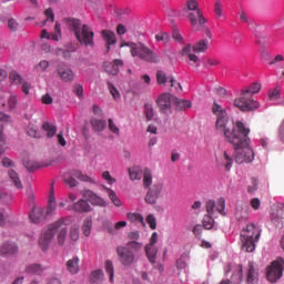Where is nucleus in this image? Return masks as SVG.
I'll list each match as a JSON object with an SVG mask.
<instances>
[{"label":"nucleus","mask_w":284,"mask_h":284,"mask_svg":"<svg viewBox=\"0 0 284 284\" xmlns=\"http://www.w3.org/2000/svg\"><path fill=\"white\" fill-rule=\"evenodd\" d=\"M126 217L131 223L145 225L144 216L141 213H128Z\"/></svg>","instance_id":"36"},{"label":"nucleus","mask_w":284,"mask_h":284,"mask_svg":"<svg viewBox=\"0 0 284 284\" xmlns=\"http://www.w3.org/2000/svg\"><path fill=\"white\" fill-rule=\"evenodd\" d=\"M143 171L140 168L129 169V176L132 182L141 181L143 179Z\"/></svg>","instance_id":"34"},{"label":"nucleus","mask_w":284,"mask_h":284,"mask_svg":"<svg viewBox=\"0 0 284 284\" xmlns=\"http://www.w3.org/2000/svg\"><path fill=\"white\" fill-rule=\"evenodd\" d=\"M79 262H80L79 257H73L67 261L65 263L67 271L72 275L78 274L80 271Z\"/></svg>","instance_id":"27"},{"label":"nucleus","mask_w":284,"mask_h":284,"mask_svg":"<svg viewBox=\"0 0 284 284\" xmlns=\"http://www.w3.org/2000/svg\"><path fill=\"white\" fill-rule=\"evenodd\" d=\"M284 270V260L278 258L276 262H273L267 270V280L271 283H276L283 275Z\"/></svg>","instance_id":"9"},{"label":"nucleus","mask_w":284,"mask_h":284,"mask_svg":"<svg viewBox=\"0 0 284 284\" xmlns=\"http://www.w3.org/2000/svg\"><path fill=\"white\" fill-rule=\"evenodd\" d=\"M9 79L11 80L12 83L14 84H22L24 81L22 79V77L16 72V71H12L9 75Z\"/></svg>","instance_id":"47"},{"label":"nucleus","mask_w":284,"mask_h":284,"mask_svg":"<svg viewBox=\"0 0 284 284\" xmlns=\"http://www.w3.org/2000/svg\"><path fill=\"white\" fill-rule=\"evenodd\" d=\"M19 252V248L14 242H4L2 246H0V255L1 256H12Z\"/></svg>","instance_id":"22"},{"label":"nucleus","mask_w":284,"mask_h":284,"mask_svg":"<svg viewBox=\"0 0 284 284\" xmlns=\"http://www.w3.org/2000/svg\"><path fill=\"white\" fill-rule=\"evenodd\" d=\"M172 101H174V97L170 93H163L159 97L158 105L162 114H170L172 112Z\"/></svg>","instance_id":"14"},{"label":"nucleus","mask_w":284,"mask_h":284,"mask_svg":"<svg viewBox=\"0 0 284 284\" xmlns=\"http://www.w3.org/2000/svg\"><path fill=\"white\" fill-rule=\"evenodd\" d=\"M205 209H206L207 215H213L215 210V201L214 200L206 201Z\"/></svg>","instance_id":"56"},{"label":"nucleus","mask_w":284,"mask_h":284,"mask_svg":"<svg viewBox=\"0 0 284 284\" xmlns=\"http://www.w3.org/2000/svg\"><path fill=\"white\" fill-rule=\"evenodd\" d=\"M207 48H209V41L203 39L196 42L193 47H191L190 44L185 45L182 49L181 54L183 57H187L191 62L197 63L199 58L194 53H203L207 50Z\"/></svg>","instance_id":"7"},{"label":"nucleus","mask_w":284,"mask_h":284,"mask_svg":"<svg viewBox=\"0 0 284 284\" xmlns=\"http://www.w3.org/2000/svg\"><path fill=\"white\" fill-rule=\"evenodd\" d=\"M143 186L144 189H151L152 184H153V173L150 169L145 168L143 170Z\"/></svg>","instance_id":"29"},{"label":"nucleus","mask_w":284,"mask_h":284,"mask_svg":"<svg viewBox=\"0 0 284 284\" xmlns=\"http://www.w3.org/2000/svg\"><path fill=\"white\" fill-rule=\"evenodd\" d=\"M144 112L148 121H152L154 116V108L152 104L148 103L144 105Z\"/></svg>","instance_id":"50"},{"label":"nucleus","mask_w":284,"mask_h":284,"mask_svg":"<svg viewBox=\"0 0 284 284\" xmlns=\"http://www.w3.org/2000/svg\"><path fill=\"white\" fill-rule=\"evenodd\" d=\"M92 225H93L92 217L91 216L85 217L82 224V233L84 236L91 235Z\"/></svg>","instance_id":"37"},{"label":"nucleus","mask_w":284,"mask_h":284,"mask_svg":"<svg viewBox=\"0 0 284 284\" xmlns=\"http://www.w3.org/2000/svg\"><path fill=\"white\" fill-rule=\"evenodd\" d=\"M58 57H62L64 60H69L72 58V53L70 50H63V49H55L53 52Z\"/></svg>","instance_id":"46"},{"label":"nucleus","mask_w":284,"mask_h":284,"mask_svg":"<svg viewBox=\"0 0 284 284\" xmlns=\"http://www.w3.org/2000/svg\"><path fill=\"white\" fill-rule=\"evenodd\" d=\"M155 40L158 42L168 43V42H170V34L165 33V32H160L159 34L155 36Z\"/></svg>","instance_id":"58"},{"label":"nucleus","mask_w":284,"mask_h":284,"mask_svg":"<svg viewBox=\"0 0 284 284\" xmlns=\"http://www.w3.org/2000/svg\"><path fill=\"white\" fill-rule=\"evenodd\" d=\"M72 210L79 214H85L92 212V206L88 199H80L72 204Z\"/></svg>","instance_id":"19"},{"label":"nucleus","mask_w":284,"mask_h":284,"mask_svg":"<svg viewBox=\"0 0 284 284\" xmlns=\"http://www.w3.org/2000/svg\"><path fill=\"white\" fill-rule=\"evenodd\" d=\"M262 85L257 82L250 85L247 89H242L240 98L234 100V105L241 110V112H253V110L260 106L257 101L252 99L253 94L258 93Z\"/></svg>","instance_id":"5"},{"label":"nucleus","mask_w":284,"mask_h":284,"mask_svg":"<svg viewBox=\"0 0 284 284\" xmlns=\"http://www.w3.org/2000/svg\"><path fill=\"white\" fill-rule=\"evenodd\" d=\"M173 102L176 105L178 110H185L187 108H191V102L187 100H181L179 98H173Z\"/></svg>","instance_id":"40"},{"label":"nucleus","mask_w":284,"mask_h":284,"mask_svg":"<svg viewBox=\"0 0 284 284\" xmlns=\"http://www.w3.org/2000/svg\"><path fill=\"white\" fill-rule=\"evenodd\" d=\"M216 211L222 215V216H226V212H225V199L224 197H220L217 201V205H216Z\"/></svg>","instance_id":"49"},{"label":"nucleus","mask_w":284,"mask_h":284,"mask_svg":"<svg viewBox=\"0 0 284 284\" xmlns=\"http://www.w3.org/2000/svg\"><path fill=\"white\" fill-rule=\"evenodd\" d=\"M58 77H60V80L70 83L74 80V72L71 68L64 64L58 65Z\"/></svg>","instance_id":"16"},{"label":"nucleus","mask_w":284,"mask_h":284,"mask_svg":"<svg viewBox=\"0 0 284 284\" xmlns=\"http://www.w3.org/2000/svg\"><path fill=\"white\" fill-rule=\"evenodd\" d=\"M106 194L110 199V201L113 203L114 206L121 207L123 205L121 199L118 196L116 192L110 187L105 189Z\"/></svg>","instance_id":"31"},{"label":"nucleus","mask_w":284,"mask_h":284,"mask_svg":"<svg viewBox=\"0 0 284 284\" xmlns=\"http://www.w3.org/2000/svg\"><path fill=\"white\" fill-rule=\"evenodd\" d=\"M42 130L47 132V139H53L58 132L57 125L50 122L42 123Z\"/></svg>","instance_id":"30"},{"label":"nucleus","mask_w":284,"mask_h":284,"mask_svg":"<svg viewBox=\"0 0 284 284\" xmlns=\"http://www.w3.org/2000/svg\"><path fill=\"white\" fill-rule=\"evenodd\" d=\"M8 27L12 32H16L19 28V24L14 19H10L8 22Z\"/></svg>","instance_id":"63"},{"label":"nucleus","mask_w":284,"mask_h":284,"mask_svg":"<svg viewBox=\"0 0 284 284\" xmlns=\"http://www.w3.org/2000/svg\"><path fill=\"white\" fill-rule=\"evenodd\" d=\"M18 104V97L17 95H11L8 100V108L9 110H14Z\"/></svg>","instance_id":"62"},{"label":"nucleus","mask_w":284,"mask_h":284,"mask_svg":"<svg viewBox=\"0 0 284 284\" xmlns=\"http://www.w3.org/2000/svg\"><path fill=\"white\" fill-rule=\"evenodd\" d=\"M45 271V267L40 264H31L27 267V273L41 276L43 272Z\"/></svg>","instance_id":"33"},{"label":"nucleus","mask_w":284,"mask_h":284,"mask_svg":"<svg viewBox=\"0 0 284 284\" xmlns=\"http://www.w3.org/2000/svg\"><path fill=\"white\" fill-rule=\"evenodd\" d=\"M63 182H64L69 187H75V186H78V184H79V182L75 180V178H74L73 175L63 179Z\"/></svg>","instance_id":"61"},{"label":"nucleus","mask_w":284,"mask_h":284,"mask_svg":"<svg viewBox=\"0 0 284 284\" xmlns=\"http://www.w3.org/2000/svg\"><path fill=\"white\" fill-rule=\"evenodd\" d=\"M79 225L74 224L70 227L69 237L71 241L77 242L80 239Z\"/></svg>","instance_id":"42"},{"label":"nucleus","mask_w":284,"mask_h":284,"mask_svg":"<svg viewBox=\"0 0 284 284\" xmlns=\"http://www.w3.org/2000/svg\"><path fill=\"white\" fill-rule=\"evenodd\" d=\"M104 277V273L101 270L91 273L90 282L92 284H101Z\"/></svg>","instance_id":"39"},{"label":"nucleus","mask_w":284,"mask_h":284,"mask_svg":"<svg viewBox=\"0 0 284 284\" xmlns=\"http://www.w3.org/2000/svg\"><path fill=\"white\" fill-rule=\"evenodd\" d=\"M108 128L112 134H115V136H120L121 130L120 128L114 123L112 119L108 120Z\"/></svg>","instance_id":"44"},{"label":"nucleus","mask_w":284,"mask_h":284,"mask_svg":"<svg viewBox=\"0 0 284 284\" xmlns=\"http://www.w3.org/2000/svg\"><path fill=\"white\" fill-rule=\"evenodd\" d=\"M116 255L119 257V262L123 266H131L135 262V255L133 251L126 248V246H118Z\"/></svg>","instance_id":"11"},{"label":"nucleus","mask_w":284,"mask_h":284,"mask_svg":"<svg viewBox=\"0 0 284 284\" xmlns=\"http://www.w3.org/2000/svg\"><path fill=\"white\" fill-rule=\"evenodd\" d=\"M260 237L261 229L254 223L247 224L241 232L242 250L248 253L254 252Z\"/></svg>","instance_id":"6"},{"label":"nucleus","mask_w":284,"mask_h":284,"mask_svg":"<svg viewBox=\"0 0 284 284\" xmlns=\"http://www.w3.org/2000/svg\"><path fill=\"white\" fill-rule=\"evenodd\" d=\"M250 207L245 202H240L236 205L235 217L239 222H244L248 217Z\"/></svg>","instance_id":"21"},{"label":"nucleus","mask_w":284,"mask_h":284,"mask_svg":"<svg viewBox=\"0 0 284 284\" xmlns=\"http://www.w3.org/2000/svg\"><path fill=\"white\" fill-rule=\"evenodd\" d=\"M72 176L77 180H79L80 182H85V183H91V184H95V181L89 176L88 174H84L82 171L80 170H74L72 171Z\"/></svg>","instance_id":"28"},{"label":"nucleus","mask_w":284,"mask_h":284,"mask_svg":"<svg viewBox=\"0 0 284 284\" xmlns=\"http://www.w3.org/2000/svg\"><path fill=\"white\" fill-rule=\"evenodd\" d=\"M213 215L206 214L203 217V225L205 230H212L214 226V219L212 217Z\"/></svg>","instance_id":"45"},{"label":"nucleus","mask_w":284,"mask_h":284,"mask_svg":"<svg viewBox=\"0 0 284 284\" xmlns=\"http://www.w3.org/2000/svg\"><path fill=\"white\" fill-rule=\"evenodd\" d=\"M29 217L32 223L39 224L45 220V211L42 207H33L29 214Z\"/></svg>","instance_id":"23"},{"label":"nucleus","mask_w":284,"mask_h":284,"mask_svg":"<svg viewBox=\"0 0 284 284\" xmlns=\"http://www.w3.org/2000/svg\"><path fill=\"white\" fill-rule=\"evenodd\" d=\"M199 12H201V9H199L196 0H185L181 10V14L183 17H189L190 14H197Z\"/></svg>","instance_id":"17"},{"label":"nucleus","mask_w":284,"mask_h":284,"mask_svg":"<svg viewBox=\"0 0 284 284\" xmlns=\"http://www.w3.org/2000/svg\"><path fill=\"white\" fill-rule=\"evenodd\" d=\"M156 81L160 85L165 84L168 82V74L163 71H158Z\"/></svg>","instance_id":"57"},{"label":"nucleus","mask_w":284,"mask_h":284,"mask_svg":"<svg viewBox=\"0 0 284 284\" xmlns=\"http://www.w3.org/2000/svg\"><path fill=\"white\" fill-rule=\"evenodd\" d=\"M213 113L217 116L215 123L217 132H223L224 138L229 143L231 142V138H239L241 134H244V132L250 130L243 122L236 121V123H234L232 120H230L226 111L222 110L221 105H219L216 102L213 104Z\"/></svg>","instance_id":"1"},{"label":"nucleus","mask_w":284,"mask_h":284,"mask_svg":"<svg viewBox=\"0 0 284 284\" xmlns=\"http://www.w3.org/2000/svg\"><path fill=\"white\" fill-rule=\"evenodd\" d=\"M159 253V248L152 244H146L145 245V254L148 260L152 263L155 264L156 263V256Z\"/></svg>","instance_id":"26"},{"label":"nucleus","mask_w":284,"mask_h":284,"mask_svg":"<svg viewBox=\"0 0 284 284\" xmlns=\"http://www.w3.org/2000/svg\"><path fill=\"white\" fill-rule=\"evenodd\" d=\"M90 123L94 132H103V130H105L108 125L105 120H98V119H92Z\"/></svg>","instance_id":"32"},{"label":"nucleus","mask_w":284,"mask_h":284,"mask_svg":"<svg viewBox=\"0 0 284 284\" xmlns=\"http://www.w3.org/2000/svg\"><path fill=\"white\" fill-rule=\"evenodd\" d=\"M57 210V200L53 193L49 195V204H47V215H52Z\"/></svg>","instance_id":"38"},{"label":"nucleus","mask_w":284,"mask_h":284,"mask_svg":"<svg viewBox=\"0 0 284 284\" xmlns=\"http://www.w3.org/2000/svg\"><path fill=\"white\" fill-rule=\"evenodd\" d=\"M217 163L221 166H224L226 172H230L233 165V159L226 151H224L222 156L217 158Z\"/></svg>","instance_id":"25"},{"label":"nucleus","mask_w":284,"mask_h":284,"mask_svg":"<svg viewBox=\"0 0 284 284\" xmlns=\"http://www.w3.org/2000/svg\"><path fill=\"white\" fill-rule=\"evenodd\" d=\"M193 31H203L205 29L206 19L204 18L202 11L197 12L196 14H190L186 17Z\"/></svg>","instance_id":"13"},{"label":"nucleus","mask_w":284,"mask_h":284,"mask_svg":"<svg viewBox=\"0 0 284 284\" xmlns=\"http://www.w3.org/2000/svg\"><path fill=\"white\" fill-rule=\"evenodd\" d=\"M68 217H60L58 221L49 224L47 230L42 231L40 235V240H38V244L40 245V250L45 252L54 236L58 234V245L62 246L65 243L67 234H68Z\"/></svg>","instance_id":"2"},{"label":"nucleus","mask_w":284,"mask_h":284,"mask_svg":"<svg viewBox=\"0 0 284 284\" xmlns=\"http://www.w3.org/2000/svg\"><path fill=\"white\" fill-rule=\"evenodd\" d=\"M258 281V271L254 266L253 263H248L247 265V276H246V283L247 284H255Z\"/></svg>","instance_id":"24"},{"label":"nucleus","mask_w":284,"mask_h":284,"mask_svg":"<svg viewBox=\"0 0 284 284\" xmlns=\"http://www.w3.org/2000/svg\"><path fill=\"white\" fill-rule=\"evenodd\" d=\"M163 193V183H155L151 187H149L144 201L149 205H156L158 201Z\"/></svg>","instance_id":"10"},{"label":"nucleus","mask_w":284,"mask_h":284,"mask_svg":"<svg viewBox=\"0 0 284 284\" xmlns=\"http://www.w3.org/2000/svg\"><path fill=\"white\" fill-rule=\"evenodd\" d=\"M231 272H233L231 277L232 284H241L243 281V267L242 265L231 266L230 264L225 266L224 274L227 276Z\"/></svg>","instance_id":"15"},{"label":"nucleus","mask_w":284,"mask_h":284,"mask_svg":"<svg viewBox=\"0 0 284 284\" xmlns=\"http://www.w3.org/2000/svg\"><path fill=\"white\" fill-rule=\"evenodd\" d=\"M214 12L216 18H221L223 14V4L222 2H220V0H216L215 4H214Z\"/></svg>","instance_id":"59"},{"label":"nucleus","mask_w":284,"mask_h":284,"mask_svg":"<svg viewBox=\"0 0 284 284\" xmlns=\"http://www.w3.org/2000/svg\"><path fill=\"white\" fill-rule=\"evenodd\" d=\"M280 97H281V92L278 89H274L268 94L270 100H277V99H280Z\"/></svg>","instance_id":"64"},{"label":"nucleus","mask_w":284,"mask_h":284,"mask_svg":"<svg viewBox=\"0 0 284 284\" xmlns=\"http://www.w3.org/2000/svg\"><path fill=\"white\" fill-rule=\"evenodd\" d=\"M146 223L150 225L151 230H156L158 222H156V217L154 216V214H149L146 216Z\"/></svg>","instance_id":"54"},{"label":"nucleus","mask_w":284,"mask_h":284,"mask_svg":"<svg viewBox=\"0 0 284 284\" xmlns=\"http://www.w3.org/2000/svg\"><path fill=\"white\" fill-rule=\"evenodd\" d=\"M75 40L84 47L94 48V32L92 28L88 24H83L81 27V30L77 36L74 37Z\"/></svg>","instance_id":"8"},{"label":"nucleus","mask_w":284,"mask_h":284,"mask_svg":"<svg viewBox=\"0 0 284 284\" xmlns=\"http://www.w3.org/2000/svg\"><path fill=\"white\" fill-rule=\"evenodd\" d=\"M102 179L106 181L109 185H113L114 183H116V179L112 178L109 171L102 172Z\"/></svg>","instance_id":"55"},{"label":"nucleus","mask_w":284,"mask_h":284,"mask_svg":"<svg viewBox=\"0 0 284 284\" xmlns=\"http://www.w3.org/2000/svg\"><path fill=\"white\" fill-rule=\"evenodd\" d=\"M101 38L105 42L106 53L111 51V45H115L118 42L115 32L111 30H102Z\"/></svg>","instance_id":"18"},{"label":"nucleus","mask_w":284,"mask_h":284,"mask_svg":"<svg viewBox=\"0 0 284 284\" xmlns=\"http://www.w3.org/2000/svg\"><path fill=\"white\" fill-rule=\"evenodd\" d=\"M61 37H62L61 26L59 22H55L54 33H51V40L58 42Z\"/></svg>","instance_id":"48"},{"label":"nucleus","mask_w":284,"mask_h":284,"mask_svg":"<svg viewBox=\"0 0 284 284\" xmlns=\"http://www.w3.org/2000/svg\"><path fill=\"white\" fill-rule=\"evenodd\" d=\"M124 47L130 48V53L133 58H139L140 60L145 61L148 63L161 62V54L142 42H124L120 44V48Z\"/></svg>","instance_id":"4"},{"label":"nucleus","mask_w":284,"mask_h":284,"mask_svg":"<svg viewBox=\"0 0 284 284\" xmlns=\"http://www.w3.org/2000/svg\"><path fill=\"white\" fill-rule=\"evenodd\" d=\"M81 196L93 206L106 207V201L90 189L82 190Z\"/></svg>","instance_id":"12"},{"label":"nucleus","mask_w":284,"mask_h":284,"mask_svg":"<svg viewBox=\"0 0 284 284\" xmlns=\"http://www.w3.org/2000/svg\"><path fill=\"white\" fill-rule=\"evenodd\" d=\"M250 129L241 133L237 138H231L230 144L234 148V161L237 164H248L255 159V154L250 146L251 140L248 138Z\"/></svg>","instance_id":"3"},{"label":"nucleus","mask_w":284,"mask_h":284,"mask_svg":"<svg viewBox=\"0 0 284 284\" xmlns=\"http://www.w3.org/2000/svg\"><path fill=\"white\" fill-rule=\"evenodd\" d=\"M9 178L18 190L23 189V184L21 183L20 176L14 170L12 169L9 170Z\"/></svg>","instance_id":"35"},{"label":"nucleus","mask_w":284,"mask_h":284,"mask_svg":"<svg viewBox=\"0 0 284 284\" xmlns=\"http://www.w3.org/2000/svg\"><path fill=\"white\" fill-rule=\"evenodd\" d=\"M257 190H258V180L256 178H252V185L248 186L247 192L250 194H253Z\"/></svg>","instance_id":"60"},{"label":"nucleus","mask_w":284,"mask_h":284,"mask_svg":"<svg viewBox=\"0 0 284 284\" xmlns=\"http://www.w3.org/2000/svg\"><path fill=\"white\" fill-rule=\"evenodd\" d=\"M105 272L110 276L109 282L113 283L114 282V266H113V263L111 261L105 262Z\"/></svg>","instance_id":"43"},{"label":"nucleus","mask_w":284,"mask_h":284,"mask_svg":"<svg viewBox=\"0 0 284 284\" xmlns=\"http://www.w3.org/2000/svg\"><path fill=\"white\" fill-rule=\"evenodd\" d=\"M28 134L30 138L41 139V133L39 131V128L36 124L30 123L28 125Z\"/></svg>","instance_id":"41"},{"label":"nucleus","mask_w":284,"mask_h":284,"mask_svg":"<svg viewBox=\"0 0 284 284\" xmlns=\"http://www.w3.org/2000/svg\"><path fill=\"white\" fill-rule=\"evenodd\" d=\"M24 166L29 172H33L40 168L39 163L36 161H24Z\"/></svg>","instance_id":"52"},{"label":"nucleus","mask_w":284,"mask_h":284,"mask_svg":"<svg viewBox=\"0 0 284 284\" xmlns=\"http://www.w3.org/2000/svg\"><path fill=\"white\" fill-rule=\"evenodd\" d=\"M126 248L139 252L140 250H142L143 244H141V242H136V241H130L129 243H126Z\"/></svg>","instance_id":"51"},{"label":"nucleus","mask_w":284,"mask_h":284,"mask_svg":"<svg viewBox=\"0 0 284 284\" xmlns=\"http://www.w3.org/2000/svg\"><path fill=\"white\" fill-rule=\"evenodd\" d=\"M108 88L114 100L121 99L120 91L112 83L108 82Z\"/></svg>","instance_id":"53"},{"label":"nucleus","mask_w":284,"mask_h":284,"mask_svg":"<svg viewBox=\"0 0 284 284\" xmlns=\"http://www.w3.org/2000/svg\"><path fill=\"white\" fill-rule=\"evenodd\" d=\"M63 23L67 26L69 31L73 32V36L77 37L78 33L82 30V24L81 20L74 19V18H64Z\"/></svg>","instance_id":"20"}]
</instances>
